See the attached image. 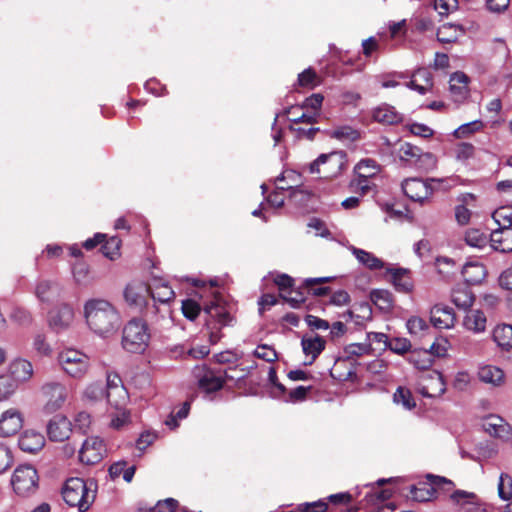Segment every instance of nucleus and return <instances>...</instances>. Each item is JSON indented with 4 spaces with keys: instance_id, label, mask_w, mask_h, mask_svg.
Here are the masks:
<instances>
[{
    "instance_id": "nucleus-1",
    "label": "nucleus",
    "mask_w": 512,
    "mask_h": 512,
    "mask_svg": "<svg viewBox=\"0 0 512 512\" xmlns=\"http://www.w3.org/2000/svg\"><path fill=\"white\" fill-rule=\"evenodd\" d=\"M84 317L90 330L102 338L115 334L121 325L118 310L108 300L101 298H93L85 302Z\"/></svg>"
},
{
    "instance_id": "nucleus-2",
    "label": "nucleus",
    "mask_w": 512,
    "mask_h": 512,
    "mask_svg": "<svg viewBox=\"0 0 512 512\" xmlns=\"http://www.w3.org/2000/svg\"><path fill=\"white\" fill-rule=\"evenodd\" d=\"M97 484L94 480L74 477L65 482L62 489L64 501L71 507L89 509L94 503Z\"/></svg>"
},
{
    "instance_id": "nucleus-3",
    "label": "nucleus",
    "mask_w": 512,
    "mask_h": 512,
    "mask_svg": "<svg viewBox=\"0 0 512 512\" xmlns=\"http://www.w3.org/2000/svg\"><path fill=\"white\" fill-rule=\"evenodd\" d=\"M149 341L150 333L145 321L135 318L123 327L121 344L127 352L141 354L147 349Z\"/></svg>"
},
{
    "instance_id": "nucleus-4",
    "label": "nucleus",
    "mask_w": 512,
    "mask_h": 512,
    "mask_svg": "<svg viewBox=\"0 0 512 512\" xmlns=\"http://www.w3.org/2000/svg\"><path fill=\"white\" fill-rule=\"evenodd\" d=\"M38 473L32 465H19L12 475L11 484L14 492L21 497H28L38 489Z\"/></svg>"
},
{
    "instance_id": "nucleus-5",
    "label": "nucleus",
    "mask_w": 512,
    "mask_h": 512,
    "mask_svg": "<svg viewBox=\"0 0 512 512\" xmlns=\"http://www.w3.org/2000/svg\"><path fill=\"white\" fill-rule=\"evenodd\" d=\"M58 361L65 373L73 378H82L89 368V358L75 349L62 351Z\"/></svg>"
},
{
    "instance_id": "nucleus-6",
    "label": "nucleus",
    "mask_w": 512,
    "mask_h": 512,
    "mask_svg": "<svg viewBox=\"0 0 512 512\" xmlns=\"http://www.w3.org/2000/svg\"><path fill=\"white\" fill-rule=\"evenodd\" d=\"M105 398L113 409H124L127 406L129 394L119 375L107 373Z\"/></svg>"
},
{
    "instance_id": "nucleus-7",
    "label": "nucleus",
    "mask_w": 512,
    "mask_h": 512,
    "mask_svg": "<svg viewBox=\"0 0 512 512\" xmlns=\"http://www.w3.org/2000/svg\"><path fill=\"white\" fill-rule=\"evenodd\" d=\"M41 395L44 402L43 410L51 414L63 406L67 398V389L60 382L49 381L43 384Z\"/></svg>"
},
{
    "instance_id": "nucleus-8",
    "label": "nucleus",
    "mask_w": 512,
    "mask_h": 512,
    "mask_svg": "<svg viewBox=\"0 0 512 512\" xmlns=\"http://www.w3.org/2000/svg\"><path fill=\"white\" fill-rule=\"evenodd\" d=\"M432 181H435V179L408 178L402 182L401 188L409 199L414 202L423 203L433 193Z\"/></svg>"
},
{
    "instance_id": "nucleus-9",
    "label": "nucleus",
    "mask_w": 512,
    "mask_h": 512,
    "mask_svg": "<svg viewBox=\"0 0 512 512\" xmlns=\"http://www.w3.org/2000/svg\"><path fill=\"white\" fill-rule=\"evenodd\" d=\"M106 452L105 444L99 437L87 438L80 450L79 460L87 465H94L99 463Z\"/></svg>"
},
{
    "instance_id": "nucleus-10",
    "label": "nucleus",
    "mask_w": 512,
    "mask_h": 512,
    "mask_svg": "<svg viewBox=\"0 0 512 512\" xmlns=\"http://www.w3.org/2000/svg\"><path fill=\"white\" fill-rule=\"evenodd\" d=\"M194 375L197 378L199 388L206 393L220 390L225 383V377L221 371L215 372L206 367H196Z\"/></svg>"
},
{
    "instance_id": "nucleus-11",
    "label": "nucleus",
    "mask_w": 512,
    "mask_h": 512,
    "mask_svg": "<svg viewBox=\"0 0 512 512\" xmlns=\"http://www.w3.org/2000/svg\"><path fill=\"white\" fill-rule=\"evenodd\" d=\"M428 478L432 480V485H428L426 483H420L418 486L413 485L410 490V494L413 500L418 502H426L431 500L435 494L436 489L434 486H440L441 484H446L449 487H452L454 484L451 480H448L444 477L428 475Z\"/></svg>"
},
{
    "instance_id": "nucleus-12",
    "label": "nucleus",
    "mask_w": 512,
    "mask_h": 512,
    "mask_svg": "<svg viewBox=\"0 0 512 512\" xmlns=\"http://www.w3.org/2000/svg\"><path fill=\"white\" fill-rule=\"evenodd\" d=\"M430 321L437 329H450L455 325L456 315L453 308L436 304L430 311Z\"/></svg>"
},
{
    "instance_id": "nucleus-13",
    "label": "nucleus",
    "mask_w": 512,
    "mask_h": 512,
    "mask_svg": "<svg viewBox=\"0 0 512 512\" xmlns=\"http://www.w3.org/2000/svg\"><path fill=\"white\" fill-rule=\"evenodd\" d=\"M148 295L149 287L143 282L129 283L123 291L126 303L135 308L145 306Z\"/></svg>"
},
{
    "instance_id": "nucleus-14",
    "label": "nucleus",
    "mask_w": 512,
    "mask_h": 512,
    "mask_svg": "<svg viewBox=\"0 0 512 512\" xmlns=\"http://www.w3.org/2000/svg\"><path fill=\"white\" fill-rule=\"evenodd\" d=\"M73 319V308L68 304H62L50 312L48 323L51 329L60 332L67 329Z\"/></svg>"
},
{
    "instance_id": "nucleus-15",
    "label": "nucleus",
    "mask_w": 512,
    "mask_h": 512,
    "mask_svg": "<svg viewBox=\"0 0 512 512\" xmlns=\"http://www.w3.org/2000/svg\"><path fill=\"white\" fill-rule=\"evenodd\" d=\"M71 432V422L65 416L56 415L47 424V435L51 441H64Z\"/></svg>"
},
{
    "instance_id": "nucleus-16",
    "label": "nucleus",
    "mask_w": 512,
    "mask_h": 512,
    "mask_svg": "<svg viewBox=\"0 0 512 512\" xmlns=\"http://www.w3.org/2000/svg\"><path fill=\"white\" fill-rule=\"evenodd\" d=\"M22 425L21 413L17 409H8L0 417V436H12L22 428Z\"/></svg>"
},
{
    "instance_id": "nucleus-17",
    "label": "nucleus",
    "mask_w": 512,
    "mask_h": 512,
    "mask_svg": "<svg viewBox=\"0 0 512 512\" xmlns=\"http://www.w3.org/2000/svg\"><path fill=\"white\" fill-rule=\"evenodd\" d=\"M386 274L390 275V282L396 291L410 293L413 290L414 283L409 269L388 267L386 268Z\"/></svg>"
},
{
    "instance_id": "nucleus-18",
    "label": "nucleus",
    "mask_w": 512,
    "mask_h": 512,
    "mask_svg": "<svg viewBox=\"0 0 512 512\" xmlns=\"http://www.w3.org/2000/svg\"><path fill=\"white\" fill-rule=\"evenodd\" d=\"M490 246L501 253L512 252V228L498 227L490 234Z\"/></svg>"
},
{
    "instance_id": "nucleus-19",
    "label": "nucleus",
    "mask_w": 512,
    "mask_h": 512,
    "mask_svg": "<svg viewBox=\"0 0 512 512\" xmlns=\"http://www.w3.org/2000/svg\"><path fill=\"white\" fill-rule=\"evenodd\" d=\"M398 156L401 161L408 163H416L418 160H421L435 164V157L432 153H422L420 148L408 142L400 145L398 149Z\"/></svg>"
},
{
    "instance_id": "nucleus-20",
    "label": "nucleus",
    "mask_w": 512,
    "mask_h": 512,
    "mask_svg": "<svg viewBox=\"0 0 512 512\" xmlns=\"http://www.w3.org/2000/svg\"><path fill=\"white\" fill-rule=\"evenodd\" d=\"M45 445L44 436L34 430H27L23 432L18 440L19 448L26 453L36 454Z\"/></svg>"
},
{
    "instance_id": "nucleus-21",
    "label": "nucleus",
    "mask_w": 512,
    "mask_h": 512,
    "mask_svg": "<svg viewBox=\"0 0 512 512\" xmlns=\"http://www.w3.org/2000/svg\"><path fill=\"white\" fill-rule=\"evenodd\" d=\"M424 382L419 388L420 393L424 397H438L446 391V384L441 373L433 372L424 379Z\"/></svg>"
},
{
    "instance_id": "nucleus-22",
    "label": "nucleus",
    "mask_w": 512,
    "mask_h": 512,
    "mask_svg": "<svg viewBox=\"0 0 512 512\" xmlns=\"http://www.w3.org/2000/svg\"><path fill=\"white\" fill-rule=\"evenodd\" d=\"M373 119L384 125H396L403 121V115L396 108L387 103L376 107L372 112Z\"/></svg>"
},
{
    "instance_id": "nucleus-23",
    "label": "nucleus",
    "mask_w": 512,
    "mask_h": 512,
    "mask_svg": "<svg viewBox=\"0 0 512 512\" xmlns=\"http://www.w3.org/2000/svg\"><path fill=\"white\" fill-rule=\"evenodd\" d=\"M301 346L303 353L307 357H311V360L307 363L311 365L325 349L326 341L318 334L305 335L301 339Z\"/></svg>"
},
{
    "instance_id": "nucleus-24",
    "label": "nucleus",
    "mask_w": 512,
    "mask_h": 512,
    "mask_svg": "<svg viewBox=\"0 0 512 512\" xmlns=\"http://www.w3.org/2000/svg\"><path fill=\"white\" fill-rule=\"evenodd\" d=\"M483 427L487 433L492 436L509 440L512 437V428L511 426L505 422L501 417L498 416H489Z\"/></svg>"
},
{
    "instance_id": "nucleus-25",
    "label": "nucleus",
    "mask_w": 512,
    "mask_h": 512,
    "mask_svg": "<svg viewBox=\"0 0 512 512\" xmlns=\"http://www.w3.org/2000/svg\"><path fill=\"white\" fill-rule=\"evenodd\" d=\"M9 372V375L19 384L28 381L33 376V366L30 361L18 358L11 362Z\"/></svg>"
},
{
    "instance_id": "nucleus-26",
    "label": "nucleus",
    "mask_w": 512,
    "mask_h": 512,
    "mask_svg": "<svg viewBox=\"0 0 512 512\" xmlns=\"http://www.w3.org/2000/svg\"><path fill=\"white\" fill-rule=\"evenodd\" d=\"M468 77L463 72H455L449 80V88L455 101H461L466 98L468 93Z\"/></svg>"
},
{
    "instance_id": "nucleus-27",
    "label": "nucleus",
    "mask_w": 512,
    "mask_h": 512,
    "mask_svg": "<svg viewBox=\"0 0 512 512\" xmlns=\"http://www.w3.org/2000/svg\"><path fill=\"white\" fill-rule=\"evenodd\" d=\"M452 302L460 309H469L474 302V295L466 285H458L451 293Z\"/></svg>"
},
{
    "instance_id": "nucleus-28",
    "label": "nucleus",
    "mask_w": 512,
    "mask_h": 512,
    "mask_svg": "<svg viewBox=\"0 0 512 512\" xmlns=\"http://www.w3.org/2000/svg\"><path fill=\"white\" fill-rule=\"evenodd\" d=\"M462 275L466 283L476 285L484 280L486 269L483 264L470 262L463 266Z\"/></svg>"
},
{
    "instance_id": "nucleus-29",
    "label": "nucleus",
    "mask_w": 512,
    "mask_h": 512,
    "mask_svg": "<svg viewBox=\"0 0 512 512\" xmlns=\"http://www.w3.org/2000/svg\"><path fill=\"white\" fill-rule=\"evenodd\" d=\"M464 33L461 25L445 23L438 28L437 40L443 44H450L457 41L458 37Z\"/></svg>"
},
{
    "instance_id": "nucleus-30",
    "label": "nucleus",
    "mask_w": 512,
    "mask_h": 512,
    "mask_svg": "<svg viewBox=\"0 0 512 512\" xmlns=\"http://www.w3.org/2000/svg\"><path fill=\"white\" fill-rule=\"evenodd\" d=\"M492 337L494 342L503 350L512 349V325L502 324L494 328Z\"/></svg>"
},
{
    "instance_id": "nucleus-31",
    "label": "nucleus",
    "mask_w": 512,
    "mask_h": 512,
    "mask_svg": "<svg viewBox=\"0 0 512 512\" xmlns=\"http://www.w3.org/2000/svg\"><path fill=\"white\" fill-rule=\"evenodd\" d=\"M486 321V316L482 311L470 310L464 317L463 325L467 330L480 333L485 331Z\"/></svg>"
},
{
    "instance_id": "nucleus-32",
    "label": "nucleus",
    "mask_w": 512,
    "mask_h": 512,
    "mask_svg": "<svg viewBox=\"0 0 512 512\" xmlns=\"http://www.w3.org/2000/svg\"><path fill=\"white\" fill-rule=\"evenodd\" d=\"M325 133L330 138L337 139L343 143H352L360 139L359 130L349 125L339 126L334 130L325 131Z\"/></svg>"
},
{
    "instance_id": "nucleus-33",
    "label": "nucleus",
    "mask_w": 512,
    "mask_h": 512,
    "mask_svg": "<svg viewBox=\"0 0 512 512\" xmlns=\"http://www.w3.org/2000/svg\"><path fill=\"white\" fill-rule=\"evenodd\" d=\"M203 310L205 314L222 326L228 325L232 321V317L225 307L215 301L206 304Z\"/></svg>"
},
{
    "instance_id": "nucleus-34",
    "label": "nucleus",
    "mask_w": 512,
    "mask_h": 512,
    "mask_svg": "<svg viewBox=\"0 0 512 512\" xmlns=\"http://www.w3.org/2000/svg\"><path fill=\"white\" fill-rule=\"evenodd\" d=\"M478 377L484 383L497 386L504 381V372L496 366L485 365L479 368Z\"/></svg>"
},
{
    "instance_id": "nucleus-35",
    "label": "nucleus",
    "mask_w": 512,
    "mask_h": 512,
    "mask_svg": "<svg viewBox=\"0 0 512 512\" xmlns=\"http://www.w3.org/2000/svg\"><path fill=\"white\" fill-rule=\"evenodd\" d=\"M351 251L356 259L370 270H378L384 267V262L368 251L356 247H352Z\"/></svg>"
},
{
    "instance_id": "nucleus-36",
    "label": "nucleus",
    "mask_w": 512,
    "mask_h": 512,
    "mask_svg": "<svg viewBox=\"0 0 512 512\" xmlns=\"http://www.w3.org/2000/svg\"><path fill=\"white\" fill-rule=\"evenodd\" d=\"M357 176L362 178H373L380 172V165L371 158L360 160L354 168Z\"/></svg>"
},
{
    "instance_id": "nucleus-37",
    "label": "nucleus",
    "mask_w": 512,
    "mask_h": 512,
    "mask_svg": "<svg viewBox=\"0 0 512 512\" xmlns=\"http://www.w3.org/2000/svg\"><path fill=\"white\" fill-rule=\"evenodd\" d=\"M59 291L58 285L49 280L40 281L35 288V295L41 302H50Z\"/></svg>"
},
{
    "instance_id": "nucleus-38",
    "label": "nucleus",
    "mask_w": 512,
    "mask_h": 512,
    "mask_svg": "<svg viewBox=\"0 0 512 512\" xmlns=\"http://www.w3.org/2000/svg\"><path fill=\"white\" fill-rule=\"evenodd\" d=\"M370 298L372 302L381 310L388 311L393 307V295L385 289H375L371 291Z\"/></svg>"
},
{
    "instance_id": "nucleus-39",
    "label": "nucleus",
    "mask_w": 512,
    "mask_h": 512,
    "mask_svg": "<svg viewBox=\"0 0 512 512\" xmlns=\"http://www.w3.org/2000/svg\"><path fill=\"white\" fill-rule=\"evenodd\" d=\"M409 362L417 369L426 370L432 366L433 359L427 350H414L409 356Z\"/></svg>"
},
{
    "instance_id": "nucleus-40",
    "label": "nucleus",
    "mask_w": 512,
    "mask_h": 512,
    "mask_svg": "<svg viewBox=\"0 0 512 512\" xmlns=\"http://www.w3.org/2000/svg\"><path fill=\"white\" fill-rule=\"evenodd\" d=\"M332 277H317V278H307L304 280V287L308 293H311L314 296H324L329 293L328 287H318L314 286L317 284H322L331 281Z\"/></svg>"
},
{
    "instance_id": "nucleus-41",
    "label": "nucleus",
    "mask_w": 512,
    "mask_h": 512,
    "mask_svg": "<svg viewBox=\"0 0 512 512\" xmlns=\"http://www.w3.org/2000/svg\"><path fill=\"white\" fill-rule=\"evenodd\" d=\"M149 295L154 301H158L160 303H167L175 297V293L172 288L165 283L155 288H149Z\"/></svg>"
},
{
    "instance_id": "nucleus-42",
    "label": "nucleus",
    "mask_w": 512,
    "mask_h": 512,
    "mask_svg": "<svg viewBox=\"0 0 512 512\" xmlns=\"http://www.w3.org/2000/svg\"><path fill=\"white\" fill-rule=\"evenodd\" d=\"M18 383L9 374L0 375V401L7 400L15 393Z\"/></svg>"
},
{
    "instance_id": "nucleus-43",
    "label": "nucleus",
    "mask_w": 512,
    "mask_h": 512,
    "mask_svg": "<svg viewBox=\"0 0 512 512\" xmlns=\"http://www.w3.org/2000/svg\"><path fill=\"white\" fill-rule=\"evenodd\" d=\"M465 242L474 248H484L488 244L487 235L479 229H469L465 233Z\"/></svg>"
},
{
    "instance_id": "nucleus-44",
    "label": "nucleus",
    "mask_w": 512,
    "mask_h": 512,
    "mask_svg": "<svg viewBox=\"0 0 512 512\" xmlns=\"http://www.w3.org/2000/svg\"><path fill=\"white\" fill-rule=\"evenodd\" d=\"M120 247H121V240L113 236L106 240L101 245V252L105 257H107L110 260H115L120 256Z\"/></svg>"
},
{
    "instance_id": "nucleus-45",
    "label": "nucleus",
    "mask_w": 512,
    "mask_h": 512,
    "mask_svg": "<svg viewBox=\"0 0 512 512\" xmlns=\"http://www.w3.org/2000/svg\"><path fill=\"white\" fill-rule=\"evenodd\" d=\"M493 219L499 227L512 228V207H500L493 213Z\"/></svg>"
},
{
    "instance_id": "nucleus-46",
    "label": "nucleus",
    "mask_w": 512,
    "mask_h": 512,
    "mask_svg": "<svg viewBox=\"0 0 512 512\" xmlns=\"http://www.w3.org/2000/svg\"><path fill=\"white\" fill-rule=\"evenodd\" d=\"M498 494L504 501L512 497V478L506 473H501L499 477Z\"/></svg>"
},
{
    "instance_id": "nucleus-47",
    "label": "nucleus",
    "mask_w": 512,
    "mask_h": 512,
    "mask_svg": "<svg viewBox=\"0 0 512 512\" xmlns=\"http://www.w3.org/2000/svg\"><path fill=\"white\" fill-rule=\"evenodd\" d=\"M482 127L483 123L480 120L471 121L460 125L454 130L453 135L458 139L464 138L479 131Z\"/></svg>"
},
{
    "instance_id": "nucleus-48",
    "label": "nucleus",
    "mask_w": 512,
    "mask_h": 512,
    "mask_svg": "<svg viewBox=\"0 0 512 512\" xmlns=\"http://www.w3.org/2000/svg\"><path fill=\"white\" fill-rule=\"evenodd\" d=\"M475 147L468 142H461L455 148V157L458 161L466 162L475 156Z\"/></svg>"
},
{
    "instance_id": "nucleus-49",
    "label": "nucleus",
    "mask_w": 512,
    "mask_h": 512,
    "mask_svg": "<svg viewBox=\"0 0 512 512\" xmlns=\"http://www.w3.org/2000/svg\"><path fill=\"white\" fill-rule=\"evenodd\" d=\"M386 348L396 354L403 355L410 350L411 342L406 338H389Z\"/></svg>"
},
{
    "instance_id": "nucleus-50",
    "label": "nucleus",
    "mask_w": 512,
    "mask_h": 512,
    "mask_svg": "<svg viewBox=\"0 0 512 512\" xmlns=\"http://www.w3.org/2000/svg\"><path fill=\"white\" fill-rule=\"evenodd\" d=\"M283 299L290 304L292 308H298L305 302L306 297L301 288L295 289L294 287L283 294Z\"/></svg>"
},
{
    "instance_id": "nucleus-51",
    "label": "nucleus",
    "mask_w": 512,
    "mask_h": 512,
    "mask_svg": "<svg viewBox=\"0 0 512 512\" xmlns=\"http://www.w3.org/2000/svg\"><path fill=\"white\" fill-rule=\"evenodd\" d=\"M393 398L397 404H402L403 407L406 409H412L413 407H415V402L411 396L410 391L407 389L398 387L396 392L394 393Z\"/></svg>"
},
{
    "instance_id": "nucleus-52",
    "label": "nucleus",
    "mask_w": 512,
    "mask_h": 512,
    "mask_svg": "<svg viewBox=\"0 0 512 512\" xmlns=\"http://www.w3.org/2000/svg\"><path fill=\"white\" fill-rule=\"evenodd\" d=\"M254 355L269 363L276 361L278 358L276 350L267 344L258 345L254 351Z\"/></svg>"
},
{
    "instance_id": "nucleus-53",
    "label": "nucleus",
    "mask_w": 512,
    "mask_h": 512,
    "mask_svg": "<svg viewBox=\"0 0 512 512\" xmlns=\"http://www.w3.org/2000/svg\"><path fill=\"white\" fill-rule=\"evenodd\" d=\"M116 413L111 417V427L120 429L130 422V412L126 409H115Z\"/></svg>"
},
{
    "instance_id": "nucleus-54",
    "label": "nucleus",
    "mask_w": 512,
    "mask_h": 512,
    "mask_svg": "<svg viewBox=\"0 0 512 512\" xmlns=\"http://www.w3.org/2000/svg\"><path fill=\"white\" fill-rule=\"evenodd\" d=\"M84 395L90 401H99L105 398V388L101 383H92L85 389Z\"/></svg>"
},
{
    "instance_id": "nucleus-55",
    "label": "nucleus",
    "mask_w": 512,
    "mask_h": 512,
    "mask_svg": "<svg viewBox=\"0 0 512 512\" xmlns=\"http://www.w3.org/2000/svg\"><path fill=\"white\" fill-rule=\"evenodd\" d=\"M200 310V306L196 301L192 299L182 301V312L187 319L191 321L195 320L199 315Z\"/></svg>"
},
{
    "instance_id": "nucleus-56",
    "label": "nucleus",
    "mask_w": 512,
    "mask_h": 512,
    "mask_svg": "<svg viewBox=\"0 0 512 512\" xmlns=\"http://www.w3.org/2000/svg\"><path fill=\"white\" fill-rule=\"evenodd\" d=\"M11 318L20 325H29L33 320L31 313L22 307H15L11 313Z\"/></svg>"
},
{
    "instance_id": "nucleus-57",
    "label": "nucleus",
    "mask_w": 512,
    "mask_h": 512,
    "mask_svg": "<svg viewBox=\"0 0 512 512\" xmlns=\"http://www.w3.org/2000/svg\"><path fill=\"white\" fill-rule=\"evenodd\" d=\"M33 348L39 355L47 356L51 353V347L47 343L45 335L41 333L34 336Z\"/></svg>"
},
{
    "instance_id": "nucleus-58",
    "label": "nucleus",
    "mask_w": 512,
    "mask_h": 512,
    "mask_svg": "<svg viewBox=\"0 0 512 512\" xmlns=\"http://www.w3.org/2000/svg\"><path fill=\"white\" fill-rule=\"evenodd\" d=\"M451 500L456 504L464 505V504H474V500L476 499V495L471 492H467L465 490H455L451 496Z\"/></svg>"
},
{
    "instance_id": "nucleus-59",
    "label": "nucleus",
    "mask_w": 512,
    "mask_h": 512,
    "mask_svg": "<svg viewBox=\"0 0 512 512\" xmlns=\"http://www.w3.org/2000/svg\"><path fill=\"white\" fill-rule=\"evenodd\" d=\"M275 284L278 286L280 296L287 294V291L294 287V279L287 274H280L274 279Z\"/></svg>"
},
{
    "instance_id": "nucleus-60",
    "label": "nucleus",
    "mask_w": 512,
    "mask_h": 512,
    "mask_svg": "<svg viewBox=\"0 0 512 512\" xmlns=\"http://www.w3.org/2000/svg\"><path fill=\"white\" fill-rule=\"evenodd\" d=\"M289 129L293 131L296 135V138L298 140L307 139V140H314L316 134L320 132V128L318 127H311L308 129L301 128V127H294L290 126Z\"/></svg>"
},
{
    "instance_id": "nucleus-61",
    "label": "nucleus",
    "mask_w": 512,
    "mask_h": 512,
    "mask_svg": "<svg viewBox=\"0 0 512 512\" xmlns=\"http://www.w3.org/2000/svg\"><path fill=\"white\" fill-rule=\"evenodd\" d=\"M457 8V0H434V9L441 16L447 15L451 10Z\"/></svg>"
},
{
    "instance_id": "nucleus-62",
    "label": "nucleus",
    "mask_w": 512,
    "mask_h": 512,
    "mask_svg": "<svg viewBox=\"0 0 512 512\" xmlns=\"http://www.w3.org/2000/svg\"><path fill=\"white\" fill-rule=\"evenodd\" d=\"M408 128L413 135L420 136L422 138H429L434 134L432 128L422 123H412Z\"/></svg>"
},
{
    "instance_id": "nucleus-63",
    "label": "nucleus",
    "mask_w": 512,
    "mask_h": 512,
    "mask_svg": "<svg viewBox=\"0 0 512 512\" xmlns=\"http://www.w3.org/2000/svg\"><path fill=\"white\" fill-rule=\"evenodd\" d=\"M428 328L426 321L420 317H411L407 321V329L410 334H418Z\"/></svg>"
},
{
    "instance_id": "nucleus-64",
    "label": "nucleus",
    "mask_w": 512,
    "mask_h": 512,
    "mask_svg": "<svg viewBox=\"0 0 512 512\" xmlns=\"http://www.w3.org/2000/svg\"><path fill=\"white\" fill-rule=\"evenodd\" d=\"M178 507V501L174 498H167L165 500H160L156 504V509L158 512H174Z\"/></svg>"
}]
</instances>
